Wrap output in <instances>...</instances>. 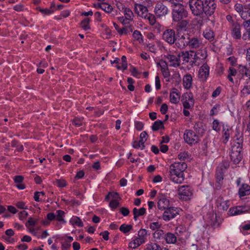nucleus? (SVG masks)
Here are the masks:
<instances>
[{
	"instance_id": "nucleus-32",
	"label": "nucleus",
	"mask_w": 250,
	"mask_h": 250,
	"mask_svg": "<svg viewBox=\"0 0 250 250\" xmlns=\"http://www.w3.org/2000/svg\"><path fill=\"white\" fill-rule=\"evenodd\" d=\"M144 242V238L139 237L138 238L135 239L133 242L129 243V247L130 248L135 249Z\"/></svg>"
},
{
	"instance_id": "nucleus-25",
	"label": "nucleus",
	"mask_w": 250,
	"mask_h": 250,
	"mask_svg": "<svg viewBox=\"0 0 250 250\" xmlns=\"http://www.w3.org/2000/svg\"><path fill=\"white\" fill-rule=\"evenodd\" d=\"M247 210L245 206H238L235 208H230L229 211H231L230 213L232 215H236L246 212Z\"/></svg>"
},
{
	"instance_id": "nucleus-64",
	"label": "nucleus",
	"mask_w": 250,
	"mask_h": 250,
	"mask_svg": "<svg viewBox=\"0 0 250 250\" xmlns=\"http://www.w3.org/2000/svg\"><path fill=\"white\" fill-rule=\"evenodd\" d=\"M109 232L107 230H105V231H103V232H101L100 233V235L102 236H103V238L105 240H108L109 239Z\"/></svg>"
},
{
	"instance_id": "nucleus-17",
	"label": "nucleus",
	"mask_w": 250,
	"mask_h": 250,
	"mask_svg": "<svg viewBox=\"0 0 250 250\" xmlns=\"http://www.w3.org/2000/svg\"><path fill=\"white\" fill-rule=\"evenodd\" d=\"M188 42V46L190 49H197L202 45V42L197 38L190 37Z\"/></svg>"
},
{
	"instance_id": "nucleus-28",
	"label": "nucleus",
	"mask_w": 250,
	"mask_h": 250,
	"mask_svg": "<svg viewBox=\"0 0 250 250\" xmlns=\"http://www.w3.org/2000/svg\"><path fill=\"white\" fill-rule=\"evenodd\" d=\"M145 250H169L166 248L161 247L155 243H150L146 245Z\"/></svg>"
},
{
	"instance_id": "nucleus-31",
	"label": "nucleus",
	"mask_w": 250,
	"mask_h": 250,
	"mask_svg": "<svg viewBox=\"0 0 250 250\" xmlns=\"http://www.w3.org/2000/svg\"><path fill=\"white\" fill-rule=\"evenodd\" d=\"M132 212L134 215V219L137 220L139 216L144 215L146 213V209L143 207L140 209L135 208H133Z\"/></svg>"
},
{
	"instance_id": "nucleus-59",
	"label": "nucleus",
	"mask_w": 250,
	"mask_h": 250,
	"mask_svg": "<svg viewBox=\"0 0 250 250\" xmlns=\"http://www.w3.org/2000/svg\"><path fill=\"white\" fill-rule=\"evenodd\" d=\"M135 128L138 130H142L144 127V124L139 121L136 122L135 123Z\"/></svg>"
},
{
	"instance_id": "nucleus-36",
	"label": "nucleus",
	"mask_w": 250,
	"mask_h": 250,
	"mask_svg": "<svg viewBox=\"0 0 250 250\" xmlns=\"http://www.w3.org/2000/svg\"><path fill=\"white\" fill-rule=\"evenodd\" d=\"M153 131H156L160 128H164L163 123L161 120H157L155 121L151 126Z\"/></svg>"
},
{
	"instance_id": "nucleus-9",
	"label": "nucleus",
	"mask_w": 250,
	"mask_h": 250,
	"mask_svg": "<svg viewBox=\"0 0 250 250\" xmlns=\"http://www.w3.org/2000/svg\"><path fill=\"white\" fill-rule=\"evenodd\" d=\"M190 35L188 34H185L177 39L175 42V45L181 49L185 48L188 45Z\"/></svg>"
},
{
	"instance_id": "nucleus-37",
	"label": "nucleus",
	"mask_w": 250,
	"mask_h": 250,
	"mask_svg": "<svg viewBox=\"0 0 250 250\" xmlns=\"http://www.w3.org/2000/svg\"><path fill=\"white\" fill-rule=\"evenodd\" d=\"M145 19L147 20L151 25H154L156 21V18L154 15L148 13V12L143 17Z\"/></svg>"
},
{
	"instance_id": "nucleus-39",
	"label": "nucleus",
	"mask_w": 250,
	"mask_h": 250,
	"mask_svg": "<svg viewBox=\"0 0 250 250\" xmlns=\"http://www.w3.org/2000/svg\"><path fill=\"white\" fill-rule=\"evenodd\" d=\"M182 102L187 101L191 102L194 103V100L193 99V95L191 93H185L182 96Z\"/></svg>"
},
{
	"instance_id": "nucleus-24",
	"label": "nucleus",
	"mask_w": 250,
	"mask_h": 250,
	"mask_svg": "<svg viewBox=\"0 0 250 250\" xmlns=\"http://www.w3.org/2000/svg\"><path fill=\"white\" fill-rule=\"evenodd\" d=\"M250 94V78L246 82L243 88L241 90L240 96L245 97Z\"/></svg>"
},
{
	"instance_id": "nucleus-54",
	"label": "nucleus",
	"mask_w": 250,
	"mask_h": 250,
	"mask_svg": "<svg viewBox=\"0 0 250 250\" xmlns=\"http://www.w3.org/2000/svg\"><path fill=\"white\" fill-rule=\"evenodd\" d=\"M38 220H34L31 217H30L28 219L27 222L25 224V226L26 227H28L29 226H35L37 223Z\"/></svg>"
},
{
	"instance_id": "nucleus-58",
	"label": "nucleus",
	"mask_w": 250,
	"mask_h": 250,
	"mask_svg": "<svg viewBox=\"0 0 250 250\" xmlns=\"http://www.w3.org/2000/svg\"><path fill=\"white\" fill-rule=\"evenodd\" d=\"M56 185L58 187L62 188L66 185V181L64 180L59 179L56 181Z\"/></svg>"
},
{
	"instance_id": "nucleus-26",
	"label": "nucleus",
	"mask_w": 250,
	"mask_h": 250,
	"mask_svg": "<svg viewBox=\"0 0 250 250\" xmlns=\"http://www.w3.org/2000/svg\"><path fill=\"white\" fill-rule=\"evenodd\" d=\"M240 16L244 21L250 19V3L245 4L244 10Z\"/></svg>"
},
{
	"instance_id": "nucleus-45",
	"label": "nucleus",
	"mask_w": 250,
	"mask_h": 250,
	"mask_svg": "<svg viewBox=\"0 0 250 250\" xmlns=\"http://www.w3.org/2000/svg\"><path fill=\"white\" fill-rule=\"evenodd\" d=\"M57 214L56 215V219L59 221L62 222V223H65V221L63 218V216L64 214V212L62 210H58L56 211Z\"/></svg>"
},
{
	"instance_id": "nucleus-51",
	"label": "nucleus",
	"mask_w": 250,
	"mask_h": 250,
	"mask_svg": "<svg viewBox=\"0 0 250 250\" xmlns=\"http://www.w3.org/2000/svg\"><path fill=\"white\" fill-rule=\"evenodd\" d=\"M183 103V105L185 109H190L194 106V103L191 102L184 101Z\"/></svg>"
},
{
	"instance_id": "nucleus-63",
	"label": "nucleus",
	"mask_w": 250,
	"mask_h": 250,
	"mask_svg": "<svg viewBox=\"0 0 250 250\" xmlns=\"http://www.w3.org/2000/svg\"><path fill=\"white\" fill-rule=\"evenodd\" d=\"M228 60L230 62V64L232 66H236L237 63V59L233 56L229 57Z\"/></svg>"
},
{
	"instance_id": "nucleus-29",
	"label": "nucleus",
	"mask_w": 250,
	"mask_h": 250,
	"mask_svg": "<svg viewBox=\"0 0 250 250\" xmlns=\"http://www.w3.org/2000/svg\"><path fill=\"white\" fill-rule=\"evenodd\" d=\"M177 91V89L174 88L173 91L170 93V101L174 104H177L180 100V95Z\"/></svg>"
},
{
	"instance_id": "nucleus-44",
	"label": "nucleus",
	"mask_w": 250,
	"mask_h": 250,
	"mask_svg": "<svg viewBox=\"0 0 250 250\" xmlns=\"http://www.w3.org/2000/svg\"><path fill=\"white\" fill-rule=\"evenodd\" d=\"M224 172L220 170L219 168H217L216 171V182L217 183H222V181L224 179Z\"/></svg>"
},
{
	"instance_id": "nucleus-30",
	"label": "nucleus",
	"mask_w": 250,
	"mask_h": 250,
	"mask_svg": "<svg viewBox=\"0 0 250 250\" xmlns=\"http://www.w3.org/2000/svg\"><path fill=\"white\" fill-rule=\"evenodd\" d=\"M24 177L21 175L16 176L14 179L15 183H17L16 187L19 189H23L25 188V185L22 183Z\"/></svg>"
},
{
	"instance_id": "nucleus-42",
	"label": "nucleus",
	"mask_w": 250,
	"mask_h": 250,
	"mask_svg": "<svg viewBox=\"0 0 250 250\" xmlns=\"http://www.w3.org/2000/svg\"><path fill=\"white\" fill-rule=\"evenodd\" d=\"M89 22L90 19L88 18H85L83 21H81V26L83 28V29L84 30H87L90 29Z\"/></svg>"
},
{
	"instance_id": "nucleus-5",
	"label": "nucleus",
	"mask_w": 250,
	"mask_h": 250,
	"mask_svg": "<svg viewBox=\"0 0 250 250\" xmlns=\"http://www.w3.org/2000/svg\"><path fill=\"white\" fill-rule=\"evenodd\" d=\"M242 150V148L241 147L232 146L231 151L230 154V157L231 160L233 162L234 164H238L241 161L243 157Z\"/></svg>"
},
{
	"instance_id": "nucleus-34",
	"label": "nucleus",
	"mask_w": 250,
	"mask_h": 250,
	"mask_svg": "<svg viewBox=\"0 0 250 250\" xmlns=\"http://www.w3.org/2000/svg\"><path fill=\"white\" fill-rule=\"evenodd\" d=\"M166 233L162 229H157L153 233V237L156 240H161L164 239L165 237Z\"/></svg>"
},
{
	"instance_id": "nucleus-3",
	"label": "nucleus",
	"mask_w": 250,
	"mask_h": 250,
	"mask_svg": "<svg viewBox=\"0 0 250 250\" xmlns=\"http://www.w3.org/2000/svg\"><path fill=\"white\" fill-rule=\"evenodd\" d=\"M187 168L185 162H175L170 166L169 177L175 183L181 184L184 180V171Z\"/></svg>"
},
{
	"instance_id": "nucleus-33",
	"label": "nucleus",
	"mask_w": 250,
	"mask_h": 250,
	"mask_svg": "<svg viewBox=\"0 0 250 250\" xmlns=\"http://www.w3.org/2000/svg\"><path fill=\"white\" fill-rule=\"evenodd\" d=\"M192 57V55L190 54L189 52L188 51H182L179 53V57H180V58L182 57L183 61L187 63L189 62V60Z\"/></svg>"
},
{
	"instance_id": "nucleus-56",
	"label": "nucleus",
	"mask_w": 250,
	"mask_h": 250,
	"mask_svg": "<svg viewBox=\"0 0 250 250\" xmlns=\"http://www.w3.org/2000/svg\"><path fill=\"white\" fill-rule=\"evenodd\" d=\"M161 227V224L158 222H153L150 224V228L152 230L158 229Z\"/></svg>"
},
{
	"instance_id": "nucleus-48",
	"label": "nucleus",
	"mask_w": 250,
	"mask_h": 250,
	"mask_svg": "<svg viewBox=\"0 0 250 250\" xmlns=\"http://www.w3.org/2000/svg\"><path fill=\"white\" fill-rule=\"evenodd\" d=\"M213 125L212 128L213 130L216 131L217 132H219L221 130V126L220 125V123L217 120H214L213 122Z\"/></svg>"
},
{
	"instance_id": "nucleus-2",
	"label": "nucleus",
	"mask_w": 250,
	"mask_h": 250,
	"mask_svg": "<svg viewBox=\"0 0 250 250\" xmlns=\"http://www.w3.org/2000/svg\"><path fill=\"white\" fill-rule=\"evenodd\" d=\"M172 7V18L175 22L178 23V27L186 28L188 24V21L185 20L188 17V12L183 4H178Z\"/></svg>"
},
{
	"instance_id": "nucleus-1",
	"label": "nucleus",
	"mask_w": 250,
	"mask_h": 250,
	"mask_svg": "<svg viewBox=\"0 0 250 250\" xmlns=\"http://www.w3.org/2000/svg\"><path fill=\"white\" fill-rule=\"evenodd\" d=\"M188 4L192 14L199 17L205 14L208 18L213 17L216 7L213 0H189Z\"/></svg>"
},
{
	"instance_id": "nucleus-60",
	"label": "nucleus",
	"mask_w": 250,
	"mask_h": 250,
	"mask_svg": "<svg viewBox=\"0 0 250 250\" xmlns=\"http://www.w3.org/2000/svg\"><path fill=\"white\" fill-rule=\"evenodd\" d=\"M168 110V106L166 104H163L160 108V111L162 114H165Z\"/></svg>"
},
{
	"instance_id": "nucleus-14",
	"label": "nucleus",
	"mask_w": 250,
	"mask_h": 250,
	"mask_svg": "<svg viewBox=\"0 0 250 250\" xmlns=\"http://www.w3.org/2000/svg\"><path fill=\"white\" fill-rule=\"evenodd\" d=\"M241 27L238 22H233L231 27V35L233 38L239 39L241 37Z\"/></svg>"
},
{
	"instance_id": "nucleus-50",
	"label": "nucleus",
	"mask_w": 250,
	"mask_h": 250,
	"mask_svg": "<svg viewBox=\"0 0 250 250\" xmlns=\"http://www.w3.org/2000/svg\"><path fill=\"white\" fill-rule=\"evenodd\" d=\"M133 37L135 40L139 41L140 42L141 41H143L142 35L140 32L138 30H135L134 31L133 33Z\"/></svg>"
},
{
	"instance_id": "nucleus-16",
	"label": "nucleus",
	"mask_w": 250,
	"mask_h": 250,
	"mask_svg": "<svg viewBox=\"0 0 250 250\" xmlns=\"http://www.w3.org/2000/svg\"><path fill=\"white\" fill-rule=\"evenodd\" d=\"M240 197H242L250 194V186L247 184H242L238 190Z\"/></svg>"
},
{
	"instance_id": "nucleus-7",
	"label": "nucleus",
	"mask_w": 250,
	"mask_h": 250,
	"mask_svg": "<svg viewBox=\"0 0 250 250\" xmlns=\"http://www.w3.org/2000/svg\"><path fill=\"white\" fill-rule=\"evenodd\" d=\"M162 37L163 40L170 45L173 44L176 41L175 31L172 29L166 30Z\"/></svg>"
},
{
	"instance_id": "nucleus-47",
	"label": "nucleus",
	"mask_w": 250,
	"mask_h": 250,
	"mask_svg": "<svg viewBox=\"0 0 250 250\" xmlns=\"http://www.w3.org/2000/svg\"><path fill=\"white\" fill-rule=\"evenodd\" d=\"M70 222L73 225H76L79 227H82L83 226V223L81 221V220L79 217H75L73 218L71 220Z\"/></svg>"
},
{
	"instance_id": "nucleus-61",
	"label": "nucleus",
	"mask_w": 250,
	"mask_h": 250,
	"mask_svg": "<svg viewBox=\"0 0 250 250\" xmlns=\"http://www.w3.org/2000/svg\"><path fill=\"white\" fill-rule=\"evenodd\" d=\"M229 166V165L227 163H224L221 164L219 167H217V168H219L220 171H224L228 168Z\"/></svg>"
},
{
	"instance_id": "nucleus-8",
	"label": "nucleus",
	"mask_w": 250,
	"mask_h": 250,
	"mask_svg": "<svg viewBox=\"0 0 250 250\" xmlns=\"http://www.w3.org/2000/svg\"><path fill=\"white\" fill-rule=\"evenodd\" d=\"M168 12V8L163 2H157L154 7V12L156 15L161 18L165 16Z\"/></svg>"
},
{
	"instance_id": "nucleus-19",
	"label": "nucleus",
	"mask_w": 250,
	"mask_h": 250,
	"mask_svg": "<svg viewBox=\"0 0 250 250\" xmlns=\"http://www.w3.org/2000/svg\"><path fill=\"white\" fill-rule=\"evenodd\" d=\"M209 67L207 64H204L199 69V75L201 78L206 80L209 75Z\"/></svg>"
},
{
	"instance_id": "nucleus-11",
	"label": "nucleus",
	"mask_w": 250,
	"mask_h": 250,
	"mask_svg": "<svg viewBox=\"0 0 250 250\" xmlns=\"http://www.w3.org/2000/svg\"><path fill=\"white\" fill-rule=\"evenodd\" d=\"M207 57V51L205 49L197 50L194 55L193 61L190 62L191 65H197L196 62L198 60H204Z\"/></svg>"
},
{
	"instance_id": "nucleus-43",
	"label": "nucleus",
	"mask_w": 250,
	"mask_h": 250,
	"mask_svg": "<svg viewBox=\"0 0 250 250\" xmlns=\"http://www.w3.org/2000/svg\"><path fill=\"white\" fill-rule=\"evenodd\" d=\"M147 137V134L146 131H143L140 134V139L139 141L141 143V144L142 146V149H143L145 148V146L144 145V144H145L146 141V140Z\"/></svg>"
},
{
	"instance_id": "nucleus-18",
	"label": "nucleus",
	"mask_w": 250,
	"mask_h": 250,
	"mask_svg": "<svg viewBox=\"0 0 250 250\" xmlns=\"http://www.w3.org/2000/svg\"><path fill=\"white\" fill-rule=\"evenodd\" d=\"M169 205V200L164 197L160 198L157 203L158 208L162 210L167 208Z\"/></svg>"
},
{
	"instance_id": "nucleus-27",
	"label": "nucleus",
	"mask_w": 250,
	"mask_h": 250,
	"mask_svg": "<svg viewBox=\"0 0 250 250\" xmlns=\"http://www.w3.org/2000/svg\"><path fill=\"white\" fill-rule=\"evenodd\" d=\"M242 25L246 31V33L243 35V39L246 40L248 37H250V19L244 21Z\"/></svg>"
},
{
	"instance_id": "nucleus-55",
	"label": "nucleus",
	"mask_w": 250,
	"mask_h": 250,
	"mask_svg": "<svg viewBox=\"0 0 250 250\" xmlns=\"http://www.w3.org/2000/svg\"><path fill=\"white\" fill-rule=\"evenodd\" d=\"M18 215L19 219L21 220H23L27 217L28 216V213L26 211L23 210L21 211Z\"/></svg>"
},
{
	"instance_id": "nucleus-53",
	"label": "nucleus",
	"mask_w": 250,
	"mask_h": 250,
	"mask_svg": "<svg viewBox=\"0 0 250 250\" xmlns=\"http://www.w3.org/2000/svg\"><path fill=\"white\" fill-rule=\"evenodd\" d=\"M188 152L184 151L183 152H181L178 155V158L180 160L184 161L186 159L188 158Z\"/></svg>"
},
{
	"instance_id": "nucleus-35",
	"label": "nucleus",
	"mask_w": 250,
	"mask_h": 250,
	"mask_svg": "<svg viewBox=\"0 0 250 250\" xmlns=\"http://www.w3.org/2000/svg\"><path fill=\"white\" fill-rule=\"evenodd\" d=\"M204 37L207 40L213 41L214 38V33L210 29H206L203 32Z\"/></svg>"
},
{
	"instance_id": "nucleus-13",
	"label": "nucleus",
	"mask_w": 250,
	"mask_h": 250,
	"mask_svg": "<svg viewBox=\"0 0 250 250\" xmlns=\"http://www.w3.org/2000/svg\"><path fill=\"white\" fill-rule=\"evenodd\" d=\"M165 57L168 60L169 62L170 63L169 65L171 66L177 67H179L181 65L179 54L177 56H176L175 55L168 54L167 55H165Z\"/></svg>"
},
{
	"instance_id": "nucleus-52",
	"label": "nucleus",
	"mask_w": 250,
	"mask_h": 250,
	"mask_svg": "<svg viewBox=\"0 0 250 250\" xmlns=\"http://www.w3.org/2000/svg\"><path fill=\"white\" fill-rule=\"evenodd\" d=\"M119 202L117 200H112L109 203V207L112 209H116L119 206Z\"/></svg>"
},
{
	"instance_id": "nucleus-46",
	"label": "nucleus",
	"mask_w": 250,
	"mask_h": 250,
	"mask_svg": "<svg viewBox=\"0 0 250 250\" xmlns=\"http://www.w3.org/2000/svg\"><path fill=\"white\" fill-rule=\"evenodd\" d=\"M132 229V226L130 225H125L124 224L122 225L119 229L120 230L124 233H126L129 232Z\"/></svg>"
},
{
	"instance_id": "nucleus-21",
	"label": "nucleus",
	"mask_w": 250,
	"mask_h": 250,
	"mask_svg": "<svg viewBox=\"0 0 250 250\" xmlns=\"http://www.w3.org/2000/svg\"><path fill=\"white\" fill-rule=\"evenodd\" d=\"M231 132V129L228 126H223V136H222V142L224 144H226L229 138L230 133Z\"/></svg>"
},
{
	"instance_id": "nucleus-20",
	"label": "nucleus",
	"mask_w": 250,
	"mask_h": 250,
	"mask_svg": "<svg viewBox=\"0 0 250 250\" xmlns=\"http://www.w3.org/2000/svg\"><path fill=\"white\" fill-rule=\"evenodd\" d=\"M183 86L185 89H189L192 86V78L190 74L185 75L183 79Z\"/></svg>"
},
{
	"instance_id": "nucleus-57",
	"label": "nucleus",
	"mask_w": 250,
	"mask_h": 250,
	"mask_svg": "<svg viewBox=\"0 0 250 250\" xmlns=\"http://www.w3.org/2000/svg\"><path fill=\"white\" fill-rule=\"evenodd\" d=\"M120 212L123 216H126L129 214L130 211L128 208L122 207L120 208Z\"/></svg>"
},
{
	"instance_id": "nucleus-40",
	"label": "nucleus",
	"mask_w": 250,
	"mask_h": 250,
	"mask_svg": "<svg viewBox=\"0 0 250 250\" xmlns=\"http://www.w3.org/2000/svg\"><path fill=\"white\" fill-rule=\"evenodd\" d=\"M123 13L124 14L125 18H126L127 19L133 21L134 14L133 12L130 8L127 7L124 10Z\"/></svg>"
},
{
	"instance_id": "nucleus-12",
	"label": "nucleus",
	"mask_w": 250,
	"mask_h": 250,
	"mask_svg": "<svg viewBox=\"0 0 250 250\" xmlns=\"http://www.w3.org/2000/svg\"><path fill=\"white\" fill-rule=\"evenodd\" d=\"M229 200H224L222 196L218 198L216 201V206L218 209L221 211H226L229 208L230 205Z\"/></svg>"
},
{
	"instance_id": "nucleus-38",
	"label": "nucleus",
	"mask_w": 250,
	"mask_h": 250,
	"mask_svg": "<svg viewBox=\"0 0 250 250\" xmlns=\"http://www.w3.org/2000/svg\"><path fill=\"white\" fill-rule=\"evenodd\" d=\"M165 65L164 66L161 65V71L164 78H168L170 76V72L167 67V65L165 61H164Z\"/></svg>"
},
{
	"instance_id": "nucleus-4",
	"label": "nucleus",
	"mask_w": 250,
	"mask_h": 250,
	"mask_svg": "<svg viewBox=\"0 0 250 250\" xmlns=\"http://www.w3.org/2000/svg\"><path fill=\"white\" fill-rule=\"evenodd\" d=\"M185 142L189 145L197 143L199 140L198 136L192 130L187 129L184 134Z\"/></svg>"
},
{
	"instance_id": "nucleus-15",
	"label": "nucleus",
	"mask_w": 250,
	"mask_h": 250,
	"mask_svg": "<svg viewBox=\"0 0 250 250\" xmlns=\"http://www.w3.org/2000/svg\"><path fill=\"white\" fill-rule=\"evenodd\" d=\"M134 9L135 13L142 18L148 12L147 7L141 4L135 3Z\"/></svg>"
},
{
	"instance_id": "nucleus-22",
	"label": "nucleus",
	"mask_w": 250,
	"mask_h": 250,
	"mask_svg": "<svg viewBox=\"0 0 250 250\" xmlns=\"http://www.w3.org/2000/svg\"><path fill=\"white\" fill-rule=\"evenodd\" d=\"M234 143L232 146L242 148L243 137L242 134L237 132V133L235 134V136L234 137Z\"/></svg>"
},
{
	"instance_id": "nucleus-6",
	"label": "nucleus",
	"mask_w": 250,
	"mask_h": 250,
	"mask_svg": "<svg viewBox=\"0 0 250 250\" xmlns=\"http://www.w3.org/2000/svg\"><path fill=\"white\" fill-rule=\"evenodd\" d=\"M178 194L184 200H189L192 196V190L188 186H183L178 188Z\"/></svg>"
},
{
	"instance_id": "nucleus-41",
	"label": "nucleus",
	"mask_w": 250,
	"mask_h": 250,
	"mask_svg": "<svg viewBox=\"0 0 250 250\" xmlns=\"http://www.w3.org/2000/svg\"><path fill=\"white\" fill-rule=\"evenodd\" d=\"M101 9L108 13H110L113 10L112 7L106 2L101 3Z\"/></svg>"
},
{
	"instance_id": "nucleus-10",
	"label": "nucleus",
	"mask_w": 250,
	"mask_h": 250,
	"mask_svg": "<svg viewBox=\"0 0 250 250\" xmlns=\"http://www.w3.org/2000/svg\"><path fill=\"white\" fill-rule=\"evenodd\" d=\"M179 214L178 209L174 207H170L164 211L163 215V219L166 221L175 218L177 215Z\"/></svg>"
},
{
	"instance_id": "nucleus-62",
	"label": "nucleus",
	"mask_w": 250,
	"mask_h": 250,
	"mask_svg": "<svg viewBox=\"0 0 250 250\" xmlns=\"http://www.w3.org/2000/svg\"><path fill=\"white\" fill-rule=\"evenodd\" d=\"M246 68L247 67L246 66L239 65L238 70L239 72L241 73L243 75V76H244L245 74H247V72L246 71Z\"/></svg>"
},
{
	"instance_id": "nucleus-49",
	"label": "nucleus",
	"mask_w": 250,
	"mask_h": 250,
	"mask_svg": "<svg viewBox=\"0 0 250 250\" xmlns=\"http://www.w3.org/2000/svg\"><path fill=\"white\" fill-rule=\"evenodd\" d=\"M244 7L245 5H242L240 3H236L234 5V9L238 13H239L241 16L242 12H243V10H244Z\"/></svg>"
},
{
	"instance_id": "nucleus-23",
	"label": "nucleus",
	"mask_w": 250,
	"mask_h": 250,
	"mask_svg": "<svg viewBox=\"0 0 250 250\" xmlns=\"http://www.w3.org/2000/svg\"><path fill=\"white\" fill-rule=\"evenodd\" d=\"M164 240L168 244H174L177 242V237L174 233L167 232L166 233Z\"/></svg>"
}]
</instances>
